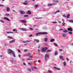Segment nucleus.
I'll use <instances>...</instances> for the list:
<instances>
[{"instance_id": "f3484780", "label": "nucleus", "mask_w": 73, "mask_h": 73, "mask_svg": "<svg viewBox=\"0 0 73 73\" xmlns=\"http://www.w3.org/2000/svg\"><path fill=\"white\" fill-rule=\"evenodd\" d=\"M21 22H22V23H26V21H25V20H21Z\"/></svg>"}, {"instance_id": "39448f33", "label": "nucleus", "mask_w": 73, "mask_h": 73, "mask_svg": "<svg viewBox=\"0 0 73 73\" xmlns=\"http://www.w3.org/2000/svg\"><path fill=\"white\" fill-rule=\"evenodd\" d=\"M56 4L55 3H50L49 4H48V6H52V5H56Z\"/></svg>"}, {"instance_id": "1a4fd4ad", "label": "nucleus", "mask_w": 73, "mask_h": 73, "mask_svg": "<svg viewBox=\"0 0 73 73\" xmlns=\"http://www.w3.org/2000/svg\"><path fill=\"white\" fill-rule=\"evenodd\" d=\"M67 30L68 31H70V32H72L73 31V30H72V29L71 28H69L67 29Z\"/></svg>"}, {"instance_id": "c756f323", "label": "nucleus", "mask_w": 73, "mask_h": 73, "mask_svg": "<svg viewBox=\"0 0 73 73\" xmlns=\"http://www.w3.org/2000/svg\"><path fill=\"white\" fill-rule=\"evenodd\" d=\"M8 37L9 38H11V39H13V38H12V37H11V36H8Z\"/></svg>"}, {"instance_id": "ddd939ff", "label": "nucleus", "mask_w": 73, "mask_h": 73, "mask_svg": "<svg viewBox=\"0 0 73 73\" xmlns=\"http://www.w3.org/2000/svg\"><path fill=\"white\" fill-rule=\"evenodd\" d=\"M4 19H5V20H7V21H10L9 20V19L7 18L6 17H4Z\"/></svg>"}, {"instance_id": "49530a36", "label": "nucleus", "mask_w": 73, "mask_h": 73, "mask_svg": "<svg viewBox=\"0 0 73 73\" xmlns=\"http://www.w3.org/2000/svg\"><path fill=\"white\" fill-rule=\"evenodd\" d=\"M36 19H41V17H40V18H38V17H36L35 18Z\"/></svg>"}, {"instance_id": "69168bd1", "label": "nucleus", "mask_w": 73, "mask_h": 73, "mask_svg": "<svg viewBox=\"0 0 73 73\" xmlns=\"http://www.w3.org/2000/svg\"><path fill=\"white\" fill-rule=\"evenodd\" d=\"M38 52H40V50H39V49H38Z\"/></svg>"}, {"instance_id": "dca6fc26", "label": "nucleus", "mask_w": 73, "mask_h": 73, "mask_svg": "<svg viewBox=\"0 0 73 73\" xmlns=\"http://www.w3.org/2000/svg\"><path fill=\"white\" fill-rule=\"evenodd\" d=\"M13 32H11V31H10V32H7V34H8L9 33H13Z\"/></svg>"}, {"instance_id": "6ab92c4d", "label": "nucleus", "mask_w": 73, "mask_h": 73, "mask_svg": "<svg viewBox=\"0 0 73 73\" xmlns=\"http://www.w3.org/2000/svg\"><path fill=\"white\" fill-rule=\"evenodd\" d=\"M59 12H60V11L59 10L56 11L54 13V14H56L57 13H58Z\"/></svg>"}, {"instance_id": "c85d7f7f", "label": "nucleus", "mask_w": 73, "mask_h": 73, "mask_svg": "<svg viewBox=\"0 0 73 73\" xmlns=\"http://www.w3.org/2000/svg\"><path fill=\"white\" fill-rule=\"evenodd\" d=\"M54 45H55V46H58V45L56 43H54Z\"/></svg>"}, {"instance_id": "338daca9", "label": "nucleus", "mask_w": 73, "mask_h": 73, "mask_svg": "<svg viewBox=\"0 0 73 73\" xmlns=\"http://www.w3.org/2000/svg\"><path fill=\"white\" fill-rule=\"evenodd\" d=\"M66 60L67 61H69V59L68 58H66Z\"/></svg>"}, {"instance_id": "0eeeda50", "label": "nucleus", "mask_w": 73, "mask_h": 73, "mask_svg": "<svg viewBox=\"0 0 73 73\" xmlns=\"http://www.w3.org/2000/svg\"><path fill=\"white\" fill-rule=\"evenodd\" d=\"M62 21L63 23H62V26L65 27V23H64L65 21L64 19H62Z\"/></svg>"}, {"instance_id": "2eb2a0df", "label": "nucleus", "mask_w": 73, "mask_h": 73, "mask_svg": "<svg viewBox=\"0 0 73 73\" xmlns=\"http://www.w3.org/2000/svg\"><path fill=\"white\" fill-rule=\"evenodd\" d=\"M44 41L45 42H47L48 41V38H45L44 39Z\"/></svg>"}, {"instance_id": "393cba45", "label": "nucleus", "mask_w": 73, "mask_h": 73, "mask_svg": "<svg viewBox=\"0 0 73 73\" xmlns=\"http://www.w3.org/2000/svg\"><path fill=\"white\" fill-rule=\"evenodd\" d=\"M69 21L70 23H73V20H69Z\"/></svg>"}, {"instance_id": "412c9836", "label": "nucleus", "mask_w": 73, "mask_h": 73, "mask_svg": "<svg viewBox=\"0 0 73 73\" xmlns=\"http://www.w3.org/2000/svg\"><path fill=\"white\" fill-rule=\"evenodd\" d=\"M54 41V38H52L50 40V41L52 42H53Z\"/></svg>"}, {"instance_id": "4d7b16f0", "label": "nucleus", "mask_w": 73, "mask_h": 73, "mask_svg": "<svg viewBox=\"0 0 73 73\" xmlns=\"http://www.w3.org/2000/svg\"><path fill=\"white\" fill-rule=\"evenodd\" d=\"M23 43H27V42H26V41H23Z\"/></svg>"}, {"instance_id": "a18cd8bd", "label": "nucleus", "mask_w": 73, "mask_h": 73, "mask_svg": "<svg viewBox=\"0 0 73 73\" xmlns=\"http://www.w3.org/2000/svg\"><path fill=\"white\" fill-rule=\"evenodd\" d=\"M57 22H53L52 23H54V24H56L57 23Z\"/></svg>"}, {"instance_id": "aec40b11", "label": "nucleus", "mask_w": 73, "mask_h": 73, "mask_svg": "<svg viewBox=\"0 0 73 73\" xmlns=\"http://www.w3.org/2000/svg\"><path fill=\"white\" fill-rule=\"evenodd\" d=\"M13 31L14 32L15 31V33H17V30H16V29H14L13 30Z\"/></svg>"}, {"instance_id": "72a5a7b5", "label": "nucleus", "mask_w": 73, "mask_h": 73, "mask_svg": "<svg viewBox=\"0 0 73 73\" xmlns=\"http://www.w3.org/2000/svg\"><path fill=\"white\" fill-rule=\"evenodd\" d=\"M0 21L1 22V23H4V21H3V20H0Z\"/></svg>"}, {"instance_id": "9d476101", "label": "nucleus", "mask_w": 73, "mask_h": 73, "mask_svg": "<svg viewBox=\"0 0 73 73\" xmlns=\"http://www.w3.org/2000/svg\"><path fill=\"white\" fill-rule=\"evenodd\" d=\"M34 41L35 42H36L38 43L40 42V40H37L36 39H35L34 40Z\"/></svg>"}, {"instance_id": "c03bdc74", "label": "nucleus", "mask_w": 73, "mask_h": 73, "mask_svg": "<svg viewBox=\"0 0 73 73\" xmlns=\"http://www.w3.org/2000/svg\"><path fill=\"white\" fill-rule=\"evenodd\" d=\"M63 37H66V35H65V34H64L63 35Z\"/></svg>"}, {"instance_id": "603ef678", "label": "nucleus", "mask_w": 73, "mask_h": 73, "mask_svg": "<svg viewBox=\"0 0 73 73\" xmlns=\"http://www.w3.org/2000/svg\"><path fill=\"white\" fill-rule=\"evenodd\" d=\"M3 6H4V5H0V7H3Z\"/></svg>"}, {"instance_id": "3c124183", "label": "nucleus", "mask_w": 73, "mask_h": 73, "mask_svg": "<svg viewBox=\"0 0 73 73\" xmlns=\"http://www.w3.org/2000/svg\"><path fill=\"white\" fill-rule=\"evenodd\" d=\"M24 65H25V66L26 65V64L25 63V62H23V63Z\"/></svg>"}, {"instance_id": "ea45409f", "label": "nucleus", "mask_w": 73, "mask_h": 73, "mask_svg": "<svg viewBox=\"0 0 73 73\" xmlns=\"http://www.w3.org/2000/svg\"><path fill=\"white\" fill-rule=\"evenodd\" d=\"M56 70H60V68L57 67L56 68Z\"/></svg>"}, {"instance_id": "bf43d9fd", "label": "nucleus", "mask_w": 73, "mask_h": 73, "mask_svg": "<svg viewBox=\"0 0 73 73\" xmlns=\"http://www.w3.org/2000/svg\"><path fill=\"white\" fill-rule=\"evenodd\" d=\"M18 51L19 53H20V50L18 49Z\"/></svg>"}, {"instance_id": "bb28decb", "label": "nucleus", "mask_w": 73, "mask_h": 73, "mask_svg": "<svg viewBox=\"0 0 73 73\" xmlns=\"http://www.w3.org/2000/svg\"><path fill=\"white\" fill-rule=\"evenodd\" d=\"M59 58H60V59H62V58H63V56H62L61 55H60L59 56Z\"/></svg>"}, {"instance_id": "680f3d73", "label": "nucleus", "mask_w": 73, "mask_h": 73, "mask_svg": "<svg viewBox=\"0 0 73 73\" xmlns=\"http://www.w3.org/2000/svg\"><path fill=\"white\" fill-rule=\"evenodd\" d=\"M38 62H41V60H38Z\"/></svg>"}, {"instance_id": "de8ad7c7", "label": "nucleus", "mask_w": 73, "mask_h": 73, "mask_svg": "<svg viewBox=\"0 0 73 73\" xmlns=\"http://www.w3.org/2000/svg\"><path fill=\"white\" fill-rule=\"evenodd\" d=\"M19 58H21V55H20V54H19Z\"/></svg>"}, {"instance_id": "0e129e2a", "label": "nucleus", "mask_w": 73, "mask_h": 73, "mask_svg": "<svg viewBox=\"0 0 73 73\" xmlns=\"http://www.w3.org/2000/svg\"><path fill=\"white\" fill-rule=\"evenodd\" d=\"M60 51H62V49H60Z\"/></svg>"}, {"instance_id": "f257e3e1", "label": "nucleus", "mask_w": 73, "mask_h": 73, "mask_svg": "<svg viewBox=\"0 0 73 73\" xmlns=\"http://www.w3.org/2000/svg\"><path fill=\"white\" fill-rule=\"evenodd\" d=\"M8 54H11L12 53L13 56H14V57H16V56L15 55V52L12 50L9 49L8 50Z\"/></svg>"}, {"instance_id": "9b49d317", "label": "nucleus", "mask_w": 73, "mask_h": 73, "mask_svg": "<svg viewBox=\"0 0 73 73\" xmlns=\"http://www.w3.org/2000/svg\"><path fill=\"white\" fill-rule=\"evenodd\" d=\"M27 14L28 15H31V12L30 10L28 11V12H27Z\"/></svg>"}, {"instance_id": "a19ab883", "label": "nucleus", "mask_w": 73, "mask_h": 73, "mask_svg": "<svg viewBox=\"0 0 73 73\" xmlns=\"http://www.w3.org/2000/svg\"><path fill=\"white\" fill-rule=\"evenodd\" d=\"M26 41V43L27 42H31V41H30L29 40H27Z\"/></svg>"}, {"instance_id": "7ed1b4c3", "label": "nucleus", "mask_w": 73, "mask_h": 73, "mask_svg": "<svg viewBox=\"0 0 73 73\" xmlns=\"http://www.w3.org/2000/svg\"><path fill=\"white\" fill-rule=\"evenodd\" d=\"M49 57V55H48V54H46L45 55V60L46 61H48V60L46 59H48V58Z\"/></svg>"}, {"instance_id": "37998d69", "label": "nucleus", "mask_w": 73, "mask_h": 73, "mask_svg": "<svg viewBox=\"0 0 73 73\" xmlns=\"http://www.w3.org/2000/svg\"><path fill=\"white\" fill-rule=\"evenodd\" d=\"M24 51L25 52H27V51H28V50H27V49H25L24 50Z\"/></svg>"}, {"instance_id": "7c9ffc66", "label": "nucleus", "mask_w": 73, "mask_h": 73, "mask_svg": "<svg viewBox=\"0 0 73 73\" xmlns=\"http://www.w3.org/2000/svg\"><path fill=\"white\" fill-rule=\"evenodd\" d=\"M28 71L30 72H31V70L30 68H28Z\"/></svg>"}, {"instance_id": "4c0bfd02", "label": "nucleus", "mask_w": 73, "mask_h": 73, "mask_svg": "<svg viewBox=\"0 0 73 73\" xmlns=\"http://www.w3.org/2000/svg\"><path fill=\"white\" fill-rule=\"evenodd\" d=\"M58 54V53L57 52H55V55L56 56V55H57Z\"/></svg>"}, {"instance_id": "20e7f679", "label": "nucleus", "mask_w": 73, "mask_h": 73, "mask_svg": "<svg viewBox=\"0 0 73 73\" xmlns=\"http://www.w3.org/2000/svg\"><path fill=\"white\" fill-rule=\"evenodd\" d=\"M48 49V48L47 47H45L44 48H42L41 49L42 52H45Z\"/></svg>"}, {"instance_id": "58836bf2", "label": "nucleus", "mask_w": 73, "mask_h": 73, "mask_svg": "<svg viewBox=\"0 0 73 73\" xmlns=\"http://www.w3.org/2000/svg\"><path fill=\"white\" fill-rule=\"evenodd\" d=\"M31 54H30V53H28L27 54V56H31Z\"/></svg>"}, {"instance_id": "e2e57ef3", "label": "nucleus", "mask_w": 73, "mask_h": 73, "mask_svg": "<svg viewBox=\"0 0 73 73\" xmlns=\"http://www.w3.org/2000/svg\"><path fill=\"white\" fill-rule=\"evenodd\" d=\"M38 30V28H36L35 29V31H37Z\"/></svg>"}, {"instance_id": "4be33fe9", "label": "nucleus", "mask_w": 73, "mask_h": 73, "mask_svg": "<svg viewBox=\"0 0 73 73\" xmlns=\"http://www.w3.org/2000/svg\"><path fill=\"white\" fill-rule=\"evenodd\" d=\"M67 18L69 19V16H70V15H69V14H68L67 15Z\"/></svg>"}, {"instance_id": "09e8293b", "label": "nucleus", "mask_w": 73, "mask_h": 73, "mask_svg": "<svg viewBox=\"0 0 73 73\" xmlns=\"http://www.w3.org/2000/svg\"><path fill=\"white\" fill-rule=\"evenodd\" d=\"M33 36V35L32 34H31L29 36V37H31Z\"/></svg>"}, {"instance_id": "a211bd4d", "label": "nucleus", "mask_w": 73, "mask_h": 73, "mask_svg": "<svg viewBox=\"0 0 73 73\" xmlns=\"http://www.w3.org/2000/svg\"><path fill=\"white\" fill-rule=\"evenodd\" d=\"M16 40L14 39V40H11V41H10L9 42V43H12V42H15V41Z\"/></svg>"}, {"instance_id": "f03ea898", "label": "nucleus", "mask_w": 73, "mask_h": 73, "mask_svg": "<svg viewBox=\"0 0 73 73\" xmlns=\"http://www.w3.org/2000/svg\"><path fill=\"white\" fill-rule=\"evenodd\" d=\"M48 34V33L46 32H39L38 33L36 34V36H38V35H47Z\"/></svg>"}, {"instance_id": "864d4df0", "label": "nucleus", "mask_w": 73, "mask_h": 73, "mask_svg": "<svg viewBox=\"0 0 73 73\" xmlns=\"http://www.w3.org/2000/svg\"><path fill=\"white\" fill-rule=\"evenodd\" d=\"M54 68L55 69H57V67H54Z\"/></svg>"}, {"instance_id": "cd10ccee", "label": "nucleus", "mask_w": 73, "mask_h": 73, "mask_svg": "<svg viewBox=\"0 0 73 73\" xmlns=\"http://www.w3.org/2000/svg\"><path fill=\"white\" fill-rule=\"evenodd\" d=\"M35 8H37V7H38V5H35Z\"/></svg>"}, {"instance_id": "8fccbe9b", "label": "nucleus", "mask_w": 73, "mask_h": 73, "mask_svg": "<svg viewBox=\"0 0 73 73\" xmlns=\"http://www.w3.org/2000/svg\"><path fill=\"white\" fill-rule=\"evenodd\" d=\"M62 60L63 61H64V60H65V58H63L62 59Z\"/></svg>"}, {"instance_id": "423d86ee", "label": "nucleus", "mask_w": 73, "mask_h": 73, "mask_svg": "<svg viewBox=\"0 0 73 73\" xmlns=\"http://www.w3.org/2000/svg\"><path fill=\"white\" fill-rule=\"evenodd\" d=\"M20 30L23 31H27V29L24 28H21Z\"/></svg>"}, {"instance_id": "2f4dec72", "label": "nucleus", "mask_w": 73, "mask_h": 73, "mask_svg": "<svg viewBox=\"0 0 73 73\" xmlns=\"http://www.w3.org/2000/svg\"><path fill=\"white\" fill-rule=\"evenodd\" d=\"M29 16L27 15H25L24 16V17H29Z\"/></svg>"}, {"instance_id": "b1692460", "label": "nucleus", "mask_w": 73, "mask_h": 73, "mask_svg": "<svg viewBox=\"0 0 73 73\" xmlns=\"http://www.w3.org/2000/svg\"><path fill=\"white\" fill-rule=\"evenodd\" d=\"M63 65L64 66H66V62H63Z\"/></svg>"}, {"instance_id": "6e6552de", "label": "nucleus", "mask_w": 73, "mask_h": 73, "mask_svg": "<svg viewBox=\"0 0 73 73\" xmlns=\"http://www.w3.org/2000/svg\"><path fill=\"white\" fill-rule=\"evenodd\" d=\"M20 12L22 14V15H24V14H25V12H24V11H20Z\"/></svg>"}, {"instance_id": "774afa93", "label": "nucleus", "mask_w": 73, "mask_h": 73, "mask_svg": "<svg viewBox=\"0 0 73 73\" xmlns=\"http://www.w3.org/2000/svg\"><path fill=\"white\" fill-rule=\"evenodd\" d=\"M70 63H72V60H70Z\"/></svg>"}, {"instance_id": "4468645a", "label": "nucleus", "mask_w": 73, "mask_h": 73, "mask_svg": "<svg viewBox=\"0 0 73 73\" xmlns=\"http://www.w3.org/2000/svg\"><path fill=\"white\" fill-rule=\"evenodd\" d=\"M7 12H9V11H10V8H9V7H7Z\"/></svg>"}, {"instance_id": "f704fd0d", "label": "nucleus", "mask_w": 73, "mask_h": 73, "mask_svg": "<svg viewBox=\"0 0 73 73\" xmlns=\"http://www.w3.org/2000/svg\"><path fill=\"white\" fill-rule=\"evenodd\" d=\"M23 4H24L25 5H28V3L26 2H25V3H23Z\"/></svg>"}, {"instance_id": "473e14b6", "label": "nucleus", "mask_w": 73, "mask_h": 73, "mask_svg": "<svg viewBox=\"0 0 73 73\" xmlns=\"http://www.w3.org/2000/svg\"><path fill=\"white\" fill-rule=\"evenodd\" d=\"M48 73H52V71H51L50 70H48Z\"/></svg>"}, {"instance_id": "13d9d810", "label": "nucleus", "mask_w": 73, "mask_h": 73, "mask_svg": "<svg viewBox=\"0 0 73 73\" xmlns=\"http://www.w3.org/2000/svg\"><path fill=\"white\" fill-rule=\"evenodd\" d=\"M55 2L56 3H58V1H57V0H56V1H55Z\"/></svg>"}, {"instance_id": "f8f14e48", "label": "nucleus", "mask_w": 73, "mask_h": 73, "mask_svg": "<svg viewBox=\"0 0 73 73\" xmlns=\"http://www.w3.org/2000/svg\"><path fill=\"white\" fill-rule=\"evenodd\" d=\"M34 69H37V68L36 67H34L31 68V69L33 71H35Z\"/></svg>"}, {"instance_id": "e433bc0d", "label": "nucleus", "mask_w": 73, "mask_h": 73, "mask_svg": "<svg viewBox=\"0 0 73 73\" xmlns=\"http://www.w3.org/2000/svg\"><path fill=\"white\" fill-rule=\"evenodd\" d=\"M33 60L32 59H31V58H28L27 60Z\"/></svg>"}, {"instance_id": "5701e85b", "label": "nucleus", "mask_w": 73, "mask_h": 73, "mask_svg": "<svg viewBox=\"0 0 73 73\" xmlns=\"http://www.w3.org/2000/svg\"><path fill=\"white\" fill-rule=\"evenodd\" d=\"M63 32H64V33H66L68 32V31H67V30H64L63 31Z\"/></svg>"}, {"instance_id": "6e6d98bb", "label": "nucleus", "mask_w": 73, "mask_h": 73, "mask_svg": "<svg viewBox=\"0 0 73 73\" xmlns=\"http://www.w3.org/2000/svg\"><path fill=\"white\" fill-rule=\"evenodd\" d=\"M30 29L31 30H33V29H32V28H31V27H30Z\"/></svg>"}, {"instance_id": "052dcab7", "label": "nucleus", "mask_w": 73, "mask_h": 73, "mask_svg": "<svg viewBox=\"0 0 73 73\" xmlns=\"http://www.w3.org/2000/svg\"><path fill=\"white\" fill-rule=\"evenodd\" d=\"M62 30H63V29H60L59 30V31H62Z\"/></svg>"}, {"instance_id": "c9c22d12", "label": "nucleus", "mask_w": 73, "mask_h": 73, "mask_svg": "<svg viewBox=\"0 0 73 73\" xmlns=\"http://www.w3.org/2000/svg\"><path fill=\"white\" fill-rule=\"evenodd\" d=\"M6 16H9V14L7 13L5 15Z\"/></svg>"}, {"instance_id": "5fc2aeb1", "label": "nucleus", "mask_w": 73, "mask_h": 73, "mask_svg": "<svg viewBox=\"0 0 73 73\" xmlns=\"http://www.w3.org/2000/svg\"><path fill=\"white\" fill-rule=\"evenodd\" d=\"M63 16L64 17H66V15H63Z\"/></svg>"}, {"instance_id": "79ce46f5", "label": "nucleus", "mask_w": 73, "mask_h": 73, "mask_svg": "<svg viewBox=\"0 0 73 73\" xmlns=\"http://www.w3.org/2000/svg\"><path fill=\"white\" fill-rule=\"evenodd\" d=\"M68 33H69V34H70V35H72V32H71L69 31Z\"/></svg>"}, {"instance_id": "a878e982", "label": "nucleus", "mask_w": 73, "mask_h": 73, "mask_svg": "<svg viewBox=\"0 0 73 73\" xmlns=\"http://www.w3.org/2000/svg\"><path fill=\"white\" fill-rule=\"evenodd\" d=\"M52 52V50H48V51H46V52L48 53L49 52Z\"/></svg>"}]
</instances>
